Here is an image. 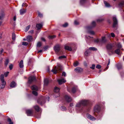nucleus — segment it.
I'll return each mask as SVG.
<instances>
[{"instance_id": "obj_16", "label": "nucleus", "mask_w": 124, "mask_h": 124, "mask_svg": "<svg viewBox=\"0 0 124 124\" xmlns=\"http://www.w3.org/2000/svg\"><path fill=\"white\" fill-rule=\"evenodd\" d=\"M20 13L21 15H23L26 12V9H24L23 8L21 9L20 10Z\"/></svg>"}, {"instance_id": "obj_22", "label": "nucleus", "mask_w": 124, "mask_h": 124, "mask_svg": "<svg viewBox=\"0 0 124 124\" xmlns=\"http://www.w3.org/2000/svg\"><path fill=\"white\" fill-rule=\"evenodd\" d=\"M31 88L32 90L36 91H37L38 89L37 86L35 85H33L32 86Z\"/></svg>"}, {"instance_id": "obj_1", "label": "nucleus", "mask_w": 124, "mask_h": 124, "mask_svg": "<svg viewBox=\"0 0 124 124\" xmlns=\"http://www.w3.org/2000/svg\"><path fill=\"white\" fill-rule=\"evenodd\" d=\"M88 103V101L86 100H83L80 101L76 104V106L80 107L86 105Z\"/></svg>"}, {"instance_id": "obj_51", "label": "nucleus", "mask_w": 124, "mask_h": 124, "mask_svg": "<svg viewBox=\"0 0 124 124\" xmlns=\"http://www.w3.org/2000/svg\"><path fill=\"white\" fill-rule=\"evenodd\" d=\"M117 67L118 69L119 70L122 68V66L119 65H117Z\"/></svg>"}, {"instance_id": "obj_50", "label": "nucleus", "mask_w": 124, "mask_h": 124, "mask_svg": "<svg viewBox=\"0 0 124 124\" xmlns=\"http://www.w3.org/2000/svg\"><path fill=\"white\" fill-rule=\"evenodd\" d=\"M41 114H37L36 115V117L38 118H39L40 117Z\"/></svg>"}, {"instance_id": "obj_31", "label": "nucleus", "mask_w": 124, "mask_h": 124, "mask_svg": "<svg viewBox=\"0 0 124 124\" xmlns=\"http://www.w3.org/2000/svg\"><path fill=\"white\" fill-rule=\"evenodd\" d=\"M90 52L89 51V50H87L85 52V54L86 56H87L89 54Z\"/></svg>"}, {"instance_id": "obj_64", "label": "nucleus", "mask_w": 124, "mask_h": 124, "mask_svg": "<svg viewBox=\"0 0 124 124\" xmlns=\"http://www.w3.org/2000/svg\"><path fill=\"white\" fill-rule=\"evenodd\" d=\"M41 39L43 41H46L45 39L43 38H41Z\"/></svg>"}, {"instance_id": "obj_12", "label": "nucleus", "mask_w": 124, "mask_h": 124, "mask_svg": "<svg viewBox=\"0 0 124 124\" xmlns=\"http://www.w3.org/2000/svg\"><path fill=\"white\" fill-rule=\"evenodd\" d=\"M59 84V85L61 84L65 83L66 82V80L64 78L59 79L57 80Z\"/></svg>"}, {"instance_id": "obj_60", "label": "nucleus", "mask_w": 124, "mask_h": 124, "mask_svg": "<svg viewBox=\"0 0 124 124\" xmlns=\"http://www.w3.org/2000/svg\"><path fill=\"white\" fill-rule=\"evenodd\" d=\"M111 36L112 37H114L115 36V34L113 33H112L111 34Z\"/></svg>"}, {"instance_id": "obj_9", "label": "nucleus", "mask_w": 124, "mask_h": 124, "mask_svg": "<svg viewBox=\"0 0 124 124\" xmlns=\"http://www.w3.org/2000/svg\"><path fill=\"white\" fill-rule=\"evenodd\" d=\"M100 110V107L98 105H96L94 108V112H99Z\"/></svg>"}, {"instance_id": "obj_61", "label": "nucleus", "mask_w": 124, "mask_h": 124, "mask_svg": "<svg viewBox=\"0 0 124 124\" xmlns=\"http://www.w3.org/2000/svg\"><path fill=\"white\" fill-rule=\"evenodd\" d=\"M38 15L40 17H42V14H41V13H39V14H38Z\"/></svg>"}, {"instance_id": "obj_62", "label": "nucleus", "mask_w": 124, "mask_h": 124, "mask_svg": "<svg viewBox=\"0 0 124 124\" xmlns=\"http://www.w3.org/2000/svg\"><path fill=\"white\" fill-rule=\"evenodd\" d=\"M84 0H80V3L81 4H82L83 2H85Z\"/></svg>"}, {"instance_id": "obj_8", "label": "nucleus", "mask_w": 124, "mask_h": 124, "mask_svg": "<svg viewBox=\"0 0 124 124\" xmlns=\"http://www.w3.org/2000/svg\"><path fill=\"white\" fill-rule=\"evenodd\" d=\"M33 111L32 109H28L26 110V113L28 116L32 115Z\"/></svg>"}, {"instance_id": "obj_3", "label": "nucleus", "mask_w": 124, "mask_h": 124, "mask_svg": "<svg viewBox=\"0 0 124 124\" xmlns=\"http://www.w3.org/2000/svg\"><path fill=\"white\" fill-rule=\"evenodd\" d=\"M49 97H48L46 99H45L43 98H41L37 100V102L38 104H39L41 105H42L45 103V100L47 99L48 100V101H49Z\"/></svg>"}, {"instance_id": "obj_44", "label": "nucleus", "mask_w": 124, "mask_h": 124, "mask_svg": "<svg viewBox=\"0 0 124 124\" xmlns=\"http://www.w3.org/2000/svg\"><path fill=\"white\" fill-rule=\"evenodd\" d=\"M78 64V62L77 61H76L74 63V66L75 67L77 66Z\"/></svg>"}, {"instance_id": "obj_41", "label": "nucleus", "mask_w": 124, "mask_h": 124, "mask_svg": "<svg viewBox=\"0 0 124 124\" xmlns=\"http://www.w3.org/2000/svg\"><path fill=\"white\" fill-rule=\"evenodd\" d=\"M41 46V43L40 42H38L37 44V47H40Z\"/></svg>"}, {"instance_id": "obj_30", "label": "nucleus", "mask_w": 124, "mask_h": 124, "mask_svg": "<svg viewBox=\"0 0 124 124\" xmlns=\"http://www.w3.org/2000/svg\"><path fill=\"white\" fill-rule=\"evenodd\" d=\"M104 3L105 5V6L107 7H110V5L109 4L107 3L106 1H104Z\"/></svg>"}, {"instance_id": "obj_15", "label": "nucleus", "mask_w": 124, "mask_h": 124, "mask_svg": "<svg viewBox=\"0 0 124 124\" xmlns=\"http://www.w3.org/2000/svg\"><path fill=\"white\" fill-rule=\"evenodd\" d=\"M33 108L37 112H39L40 110L41 109L37 105H36L34 106Z\"/></svg>"}, {"instance_id": "obj_48", "label": "nucleus", "mask_w": 124, "mask_h": 124, "mask_svg": "<svg viewBox=\"0 0 124 124\" xmlns=\"http://www.w3.org/2000/svg\"><path fill=\"white\" fill-rule=\"evenodd\" d=\"M9 73V72L7 71L4 73V75L6 77H7Z\"/></svg>"}, {"instance_id": "obj_57", "label": "nucleus", "mask_w": 124, "mask_h": 124, "mask_svg": "<svg viewBox=\"0 0 124 124\" xmlns=\"http://www.w3.org/2000/svg\"><path fill=\"white\" fill-rule=\"evenodd\" d=\"M66 73L65 72H63L62 73V76H64V77H65L66 76Z\"/></svg>"}, {"instance_id": "obj_19", "label": "nucleus", "mask_w": 124, "mask_h": 124, "mask_svg": "<svg viewBox=\"0 0 124 124\" xmlns=\"http://www.w3.org/2000/svg\"><path fill=\"white\" fill-rule=\"evenodd\" d=\"M86 29L87 31V33H89L91 35L94 34V32L93 31L90 30L91 29H89L88 30H87L86 28Z\"/></svg>"}, {"instance_id": "obj_53", "label": "nucleus", "mask_w": 124, "mask_h": 124, "mask_svg": "<svg viewBox=\"0 0 124 124\" xmlns=\"http://www.w3.org/2000/svg\"><path fill=\"white\" fill-rule=\"evenodd\" d=\"M101 66L99 64L97 65L96 66V68L98 69H101Z\"/></svg>"}, {"instance_id": "obj_10", "label": "nucleus", "mask_w": 124, "mask_h": 124, "mask_svg": "<svg viewBox=\"0 0 124 124\" xmlns=\"http://www.w3.org/2000/svg\"><path fill=\"white\" fill-rule=\"evenodd\" d=\"M96 25V23L94 21H93L91 24V26H88L86 27L87 30H88L89 29H92V28L94 27Z\"/></svg>"}, {"instance_id": "obj_52", "label": "nucleus", "mask_w": 124, "mask_h": 124, "mask_svg": "<svg viewBox=\"0 0 124 124\" xmlns=\"http://www.w3.org/2000/svg\"><path fill=\"white\" fill-rule=\"evenodd\" d=\"M61 108L63 111L65 110L66 109V108L64 107H61Z\"/></svg>"}, {"instance_id": "obj_43", "label": "nucleus", "mask_w": 124, "mask_h": 124, "mask_svg": "<svg viewBox=\"0 0 124 124\" xmlns=\"http://www.w3.org/2000/svg\"><path fill=\"white\" fill-rule=\"evenodd\" d=\"M66 57L65 55H62L61 56H59L58 58L59 59H62Z\"/></svg>"}, {"instance_id": "obj_13", "label": "nucleus", "mask_w": 124, "mask_h": 124, "mask_svg": "<svg viewBox=\"0 0 124 124\" xmlns=\"http://www.w3.org/2000/svg\"><path fill=\"white\" fill-rule=\"evenodd\" d=\"M6 85V82L5 81H1L0 82V88L2 89L5 87Z\"/></svg>"}, {"instance_id": "obj_49", "label": "nucleus", "mask_w": 124, "mask_h": 124, "mask_svg": "<svg viewBox=\"0 0 124 124\" xmlns=\"http://www.w3.org/2000/svg\"><path fill=\"white\" fill-rule=\"evenodd\" d=\"M32 93L35 96H37V93L36 91H33L32 92Z\"/></svg>"}, {"instance_id": "obj_42", "label": "nucleus", "mask_w": 124, "mask_h": 124, "mask_svg": "<svg viewBox=\"0 0 124 124\" xmlns=\"http://www.w3.org/2000/svg\"><path fill=\"white\" fill-rule=\"evenodd\" d=\"M9 63V60L8 59H7L6 60L5 62V64L6 66H7Z\"/></svg>"}, {"instance_id": "obj_24", "label": "nucleus", "mask_w": 124, "mask_h": 124, "mask_svg": "<svg viewBox=\"0 0 124 124\" xmlns=\"http://www.w3.org/2000/svg\"><path fill=\"white\" fill-rule=\"evenodd\" d=\"M16 85V83L14 81H12L11 83L10 86L11 88L14 87Z\"/></svg>"}, {"instance_id": "obj_58", "label": "nucleus", "mask_w": 124, "mask_h": 124, "mask_svg": "<svg viewBox=\"0 0 124 124\" xmlns=\"http://www.w3.org/2000/svg\"><path fill=\"white\" fill-rule=\"evenodd\" d=\"M74 23L76 25H77L79 24V23L76 20L75 21Z\"/></svg>"}, {"instance_id": "obj_11", "label": "nucleus", "mask_w": 124, "mask_h": 124, "mask_svg": "<svg viewBox=\"0 0 124 124\" xmlns=\"http://www.w3.org/2000/svg\"><path fill=\"white\" fill-rule=\"evenodd\" d=\"M87 117L90 120L93 121L96 119L94 117L89 114H87L86 115Z\"/></svg>"}, {"instance_id": "obj_28", "label": "nucleus", "mask_w": 124, "mask_h": 124, "mask_svg": "<svg viewBox=\"0 0 124 124\" xmlns=\"http://www.w3.org/2000/svg\"><path fill=\"white\" fill-rule=\"evenodd\" d=\"M19 66L20 68H22L23 67V60H22L20 62L19 64Z\"/></svg>"}, {"instance_id": "obj_45", "label": "nucleus", "mask_w": 124, "mask_h": 124, "mask_svg": "<svg viewBox=\"0 0 124 124\" xmlns=\"http://www.w3.org/2000/svg\"><path fill=\"white\" fill-rule=\"evenodd\" d=\"M90 38H91L90 36H88V37H87L86 36H85V39L87 42H88V39H90Z\"/></svg>"}, {"instance_id": "obj_56", "label": "nucleus", "mask_w": 124, "mask_h": 124, "mask_svg": "<svg viewBox=\"0 0 124 124\" xmlns=\"http://www.w3.org/2000/svg\"><path fill=\"white\" fill-rule=\"evenodd\" d=\"M110 63V60L109 59L108 60V63L107 64V66L106 68V69H108V66L109 64Z\"/></svg>"}, {"instance_id": "obj_6", "label": "nucleus", "mask_w": 124, "mask_h": 124, "mask_svg": "<svg viewBox=\"0 0 124 124\" xmlns=\"http://www.w3.org/2000/svg\"><path fill=\"white\" fill-rule=\"evenodd\" d=\"M61 48V47L59 45H56L54 47V49L57 53H58L60 51Z\"/></svg>"}, {"instance_id": "obj_40", "label": "nucleus", "mask_w": 124, "mask_h": 124, "mask_svg": "<svg viewBox=\"0 0 124 124\" xmlns=\"http://www.w3.org/2000/svg\"><path fill=\"white\" fill-rule=\"evenodd\" d=\"M120 51V50L119 49H117L115 50V52L116 54H119Z\"/></svg>"}, {"instance_id": "obj_54", "label": "nucleus", "mask_w": 124, "mask_h": 124, "mask_svg": "<svg viewBox=\"0 0 124 124\" xmlns=\"http://www.w3.org/2000/svg\"><path fill=\"white\" fill-rule=\"evenodd\" d=\"M95 65L94 64H93L92 65V67H90V68L93 70L95 68Z\"/></svg>"}, {"instance_id": "obj_23", "label": "nucleus", "mask_w": 124, "mask_h": 124, "mask_svg": "<svg viewBox=\"0 0 124 124\" xmlns=\"http://www.w3.org/2000/svg\"><path fill=\"white\" fill-rule=\"evenodd\" d=\"M27 41L29 42L31 41L32 39V38L31 36L30 35L27 36L26 37Z\"/></svg>"}, {"instance_id": "obj_25", "label": "nucleus", "mask_w": 124, "mask_h": 124, "mask_svg": "<svg viewBox=\"0 0 124 124\" xmlns=\"http://www.w3.org/2000/svg\"><path fill=\"white\" fill-rule=\"evenodd\" d=\"M48 83V80L47 78H45L44 79V85H47Z\"/></svg>"}, {"instance_id": "obj_18", "label": "nucleus", "mask_w": 124, "mask_h": 124, "mask_svg": "<svg viewBox=\"0 0 124 124\" xmlns=\"http://www.w3.org/2000/svg\"><path fill=\"white\" fill-rule=\"evenodd\" d=\"M82 69L79 67H77L75 70L78 73L81 72L82 71Z\"/></svg>"}, {"instance_id": "obj_27", "label": "nucleus", "mask_w": 124, "mask_h": 124, "mask_svg": "<svg viewBox=\"0 0 124 124\" xmlns=\"http://www.w3.org/2000/svg\"><path fill=\"white\" fill-rule=\"evenodd\" d=\"M0 20L5 15V14L3 11H1L0 13Z\"/></svg>"}, {"instance_id": "obj_7", "label": "nucleus", "mask_w": 124, "mask_h": 124, "mask_svg": "<svg viewBox=\"0 0 124 124\" xmlns=\"http://www.w3.org/2000/svg\"><path fill=\"white\" fill-rule=\"evenodd\" d=\"M35 80L36 78L34 77H30L29 78L28 83L29 84H31Z\"/></svg>"}, {"instance_id": "obj_46", "label": "nucleus", "mask_w": 124, "mask_h": 124, "mask_svg": "<svg viewBox=\"0 0 124 124\" xmlns=\"http://www.w3.org/2000/svg\"><path fill=\"white\" fill-rule=\"evenodd\" d=\"M22 44L24 46H27L28 44V43L25 42H22Z\"/></svg>"}, {"instance_id": "obj_2", "label": "nucleus", "mask_w": 124, "mask_h": 124, "mask_svg": "<svg viewBox=\"0 0 124 124\" xmlns=\"http://www.w3.org/2000/svg\"><path fill=\"white\" fill-rule=\"evenodd\" d=\"M57 67H55L51 71L53 72L54 74H56L57 72V71L60 70L62 69V66L61 64L59 63H57Z\"/></svg>"}, {"instance_id": "obj_20", "label": "nucleus", "mask_w": 124, "mask_h": 124, "mask_svg": "<svg viewBox=\"0 0 124 124\" xmlns=\"http://www.w3.org/2000/svg\"><path fill=\"white\" fill-rule=\"evenodd\" d=\"M107 41V40L106 39V38L105 37H102V39H100L101 43H105Z\"/></svg>"}, {"instance_id": "obj_34", "label": "nucleus", "mask_w": 124, "mask_h": 124, "mask_svg": "<svg viewBox=\"0 0 124 124\" xmlns=\"http://www.w3.org/2000/svg\"><path fill=\"white\" fill-rule=\"evenodd\" d=\"M8 121L9 123V124H13V123L11 121V119L9 118L7 120Z\"/></svg>"}, {"instance_id": "obj_63", "label": "nucleus", "mask_w": 124, "mask_h": 124, "mask_svg": "<svg viewBox=\"0 0 124 124\" xmlns=\"http://www.w3.org/2000/svg\"><path fill=\"white\" fill-rule=\"evenodd\" d=\"M48 46H47L44 47V49L45 50H47L48 48Z\"/></svg>"}, {"instance_id": "obj_32", "label": "nucleus", "mask_w": 124, "mask_h": 124, "mask_svg": "<svg viewBox=\"0 0 124 124\" xmlns=\"http://www.w3.org/2000/svg\"><path fill=\"white\" fill-rule=\"evenodd\" d=\"M89 50H90L95 51L97 50V49L94 47H91L89 48Z\"/></svg>"}, {"instance_id": "obj_47", "label": "nucleus", "mask_w": 124, "mask_h": 124, "mask_svg": "<svg viewBox=\"0 0 124 124\" xmlns=\"http://www.w3.org/2000/svg\"><path fill=\"white\" fill-rule=\"evenodd\" d=\"M68 25V24L67 23H65L64 24H63L62 25V26L64 27H67Z\"/></svg>"}, {"instance_id": "obj_4", "label": "nucleus", "mask_w": 124, "mask_h": 124, "mask_svg": "<svg viewBox=\"0 0 124 124\" xmlns=\"http://www.w3.org/2000/svg\"><path fill=\"white\" fill-rule=\"evenodd\" d=\"M60 90V89L59 88L55 87L54 89V91L55 92L57 93L55 94L54 95V97L56 98L60 96L59 93H58Z\"/></svg>"}, {"instance_id": "obj_5", "label": "nucleus", "mask_w": 124, "mask_h": 124, "mask_svg": "<svg viewBox=\"0 0 124 124\" xmlns=\"http://www.w3.org/2000/svg\"><path fill=\"white\" fill-rule=\"evenodd\" d=\"M113 27H114L117 24V21L116 16H114L113 18Z\"/></svg>"}, {"instance_id": "obj_59", "label": "nucleus", "mask_w": 124, "mask_h": 124, "mask_svg": "<svg viewBox=\"0 0 124 124\" xmlns=\"http://www.w3.org/2000/svg\"><path fill=\"white\" fill-rule=\"evenodd\" d=\"M3 51V50L2 48H1L0 51V54H1Z\"/></svg>"}, {"instance_id": "obj_38", "label": "nucleus", "mask_w": 124, "mask_h": 124, "mask_svg": "<svg viewBox=\"0 0 124 124\" xmlns=\"http://www.w3.org/2000/svg\"><path fill=\"white\" fill-rule=\"evenodd\" d=\"M4 75L2 74L0 76L1 81H5L4 79Z\"/></svg>"}, {"instance_id": "obj_33", "label": "nucleus", "mask_w": 124, "mask_h": 124, "mask_svg": "<svg viewBox=\"0 0 124 124\" xmlns=\"http://www.w3.org/2000/svg\"><path fill=\"white\" fill-rule=\"evenodd\" d=\"M94 42L96 43H101L100 39H98L94 40Z\"/></svg>"}, {"instance_id": "obj_36", "label": "nucleus", "mask_w": 124, "mask_h": 124, "mask_svg": "<svg viewBox=\"0 0 124 124\" xmlns=\"http://www.w3.org/2000/svg\"><path fill=\"white\" fill-rule=\"evenodd\" d=\"M12 39L13 40H15L16 39V35L14 33H12Z\"/></svg>"}, {"instance_id": "obj_29", "label": "nucleus", "mask_w": 124, "mask_h": 124, "mask_svg": "<svg viewBox=\"0 0 124 124\" xmlns=\"http://www.w3.org/2000/svg\"><path fill=\"white\" fill-rule=\"evenodd\" d=\"M65 49L70 51H71L72 50L71 48L69 46H65Z\"/></svg>"}, {"instance_id": "obj_17", "label": "nucleus", "mask_w": 124, "mask_h": 124, "mask_svg": "<svg viewBox=\"0 0 124 124\" xmlns=\"http://www.w3.org/2000/svg\"><path fill=\"white\" fill-rule=\"evenodd\" d=\"M113 47L112 45L111 44H108L107 46V48L108 51L111 50Z\"/></svg>"}, {"instance_id": "obj_39", "label": "nucleus", "mask_w": 124, "mask_h": 124, "mask_svg": "<svg viewBox=\"0 0 124 124\" xmlns=\"http://www.w3.org/2000/svg\"><path fill=\"white\" fill-rule=\"evenodd\" d=\"M119 6L120 7L124 6V2L122 1L120 2L119 4Z\"/></svg>"}, {"instance_id": "obj_21", "label": "nucleus", "mask_w": 124, "mask_h": 124, "mask_svg": "<svg viewBox=\"0 0 124 124\" xmlns=\"http://www.w3.org/2000/svg\"><path fill=\"white\" fill-rule=\"evenodd\" d=\"M42 25L40 23H38L36 24V26L37 28V30L40 29L42 26Z\"/></svg>"}, {"instance_id": "obj_37", "label": "nucleus", "mask_w": 124, "mask_h": 124, "mask_svg": "<svg viewBox=\"0 0 124 124\" xmlns=\"http://www.w3.org/2000/svg\"><path fill=\"white\" fill-rule=\"evenodd\" d=\"M30 27H31V26L30 25H28V26H27L26 27V28L25 29V32H26V31H27L28 30H29V28H30Z\"/></svg>"}, {"instance_id": "obj_26", "label": "nucleus", "mask_w": 124, "mask_h": 124, "mask_svg": "<svg viewBox=\"0 0 124 124\" xmlns=\"http://www.w3.org/2000/svg\"><path fill=\"white\" fill-rule=\"evenodd\" d=\"M77 89V86H75L73 87L71 90V91L73 93H75Z\"/></svg>"}, {"instance_id": "obj_35", "label": "nucleus", "mask_w": 124, "mask_h": 124, "mask_svg": "<svg viewBox=\"0 0 124 124\" xmlns=\"http://www.w3.org/2000/svg\"><path fill=\"white\" fill-rule=\"evenodd\" d=\"M56 36L55 35L53 36L50 35L48 37V38L49 39H53Z\"/></svg>"}, {"instance_id": "obj_55", "label": "nucleus", "mask_w": 124, "mask_h": 124, "mask_svg": "<svg viewBox=\"0 0 124 124\" xmlns=\"http://www.w3.org/2000/svg\"><path fill=\"white\" fill-rule=\"evenodd\" d=\"M13 65L12 64H11L9 66V68L10 70H11L13 68Z\"/></svg>"}, {"instance_id": "obj_14", "label": "nucleus", "mask_w": 124, "mask_h": 124, "mask_svg": "<svg viewBox=\"0 0 124 124\" xmlns=\"http://www.w3.org/2000/svg\"><path fill=\"white\" fill-rule=\"evenodd\" d=\"M65 98L67 101L68 102L71 101L72 100L71 97L69 96L66 95L65 96Z\"/></svg>"}]
</instances>
